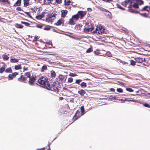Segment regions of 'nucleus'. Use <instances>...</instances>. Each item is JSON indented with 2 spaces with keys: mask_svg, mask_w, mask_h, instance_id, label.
<instances>
[{
  "mask_svg": "<svg viewBox=\"0 0 150 150\" xmlns=\"http://www.w3.org/2000/svg\"><path fill=\"white\" fill-rule=\"evenodd\" d=\"M38 81L40 84L42 85L43 87L46 89L48 88V85L50 84L48 79L45 76H41L38 79Z\"/></svg>",
  "mask_w": 150,
  "mask_h": 150,
  "instance_id": "obj_1",
  "label": "nucleus"
},
{
  "mask_svg": "<svg viewBox=\"0 0 150 150\" xmlns=\"http://www.w3.org/2000/svg\"><path fill=\"white\" fill-rule=\"evenodd\" d=\"M59 83L58 81L54 82L51 86L50 85V84L48 85V87L47 89L58 93L59 90Z\"/></svg>",
  "mask_w": 150,
  "mask_h": 150,
  "instance_id": "obj_2",
  "label": "nucleus"
},
{
  "mask_svg": "<svg viewBox=\"0 0 150 150\" xmlns=\"http://www.w3.org/2000/svg\"><path fill=\"white\" fill-rule=\"evenodd\" d=\"M30 12L32 13V15L35 16L36 15L38 14L39 13V12H41V11L40 10L39 8H37L36 7H34L33 8H31Z\"/></svg>",
  "mask_w": 150,
  "mask_h": 150,
  "instance_id": "obj_3",
  "label": "nucleus"
},
{
  "mask_svg": "<svg viewBox=\"0 0 150 150\" xmlns=\"http://www.w3.org/2000/svg\"><path fill=\"white\" fill-rule=\"evenodd\" d=\"M56 15H57L55 13L53 14V13L48 15V17L46 18V21L49 22H52L56 18L55 16Z\"/></svg>",
  "mask_w": 150,
  "mask_h": 150,
  "instance_id": "obj_4",
  "label": "nucleus"
},
{
  "mask_svg": "<svg viewBox=\"0 0 150 150\" xmlns=\"http://www.w3.org/2000/svg\"><path fill=\"white\" fill-rule=\"evenodd\" d=\"M134 0H126L122 3V4L125 7H127V6L128 5V7L130 8L132 6V1Z\"/></svg>",
  "mask_w": 150,
  "mask_h": 150,
  "instance_id": "obj_5",
  "label": "nucleus"
},
{
  "mask_svg": "<svg viewBox=\"0 0 150 150\" xmlns=\"http://www.w3.org/2000/svg\"><path fill=\"white\" fill-rule=\"evenodd\" d=\"M105 29L102 27H97L96 29V30L93 31L94 33H97L98 34H102L104 33Z\"/></svg>",
  "mask_w": 150,
  "mask_h": 150,
  "instance_id": "obj_6",
  "label": "nucleus"
},
{
  "mask_svg": "<svg viewBox=\"0 0 150 150\" xmlns=\"http://www.w3.org/2000/svg\"><path fill=\"white\" fill-rule=\"evenodd\" d=\"M37 77L36 76L32 75L29 78L28 81V83L31 86H33L35 85V82L36 79Z\"/></svg>",
  "mask_w": 150,
  "mask_h": 150,
  "instance_id": "obj_7",
  "label": "nucleus"
},
{
  "mask_svg": "<svg viewBox=\"0 0 150 150\" xmlns=\"http://www.w3.org/2000/svg\"><path fill=\"white\" fill-rule=\"evenodd\" d=\"M79 18L80 19H82L86 14V11H80L78 12L77 13Z\"/></svg>",
  "mask_w": 150,
  "mask_h": 150,
  "instance_id": "obj_8",
  "label": "nucleus"
},
{
  "mask_svg": "<svg viewBox=\"0 0 150 150\" xmlns=\"http://www.w3.org/2000/svg\"><path fill=\"white\" fill-rule=\"evenodd\" d=\"M18 74V73L17 72L12 73L11 74H10L8 76V79L9 80H12L14 78H15L16 76Z\"/></svg>",
  "mask_w": 150,
  "mask_h": 150,
  "instance_id": "obj_9",
  "label": "nucleus"
},
{
  "mask_svg": "<svg viewBox=\"0 0 150 150\" xmlns=\"http://www.w3.org/2000/svg\"><path fill=\"white\" fill-rule=\"evenodd\" d=\"M59 80L61 81L62 83H64L66 80L67 78V75H63L62 74H60L59 76Z\"/></svg>",
  "mask_w": 150,
  "mask_h": 150,
  "instance_id": "obj_10",
  "label": "nucleus"
},
{
  "mask_svg": "<svg viewBox=\"0 0 150 150\" xmlns=\"http://www.w3.org/2000/svg\"><path fill=\"white\" fill-rule=\"evenodd\" d=\"M94 29L93 25H88V27H86L84 29V30L86 32L92 31Z\"/></svg>",
  "mask_w": 150,
  "mask_h": 150,
  "instance_id": "obj_11",
  "label": "nucleus"
},
{
  "mask_svg": "<svg viewBox=\"0 0 150 150\" xmlns=\"http://www.w3.org/2000/svg\"><path fill=\"white\" fill-rule=\"evenodd\" d=\"M135 61L138 63H142L145 60V58L140 57L134 58Z\"/></svg>",
  "mask_w": 150,
  "mask_h": 150,
  "instance_id": "obj_12",
  "label": "nucleus"
},
{
  "mask_svg": "<svg viewBox=\"0 0 150 150\" xmlns=\"http://www.w3.org/2000/svg\"><path fill=\"white\" fill-rule=\"evenodd\" d=\"M18 80L19 82L25 83V81L27 80V78L23 75H22L18 79Z\"/></svg>",
  "mask_w": 150,
  "mask_h": 150,
  "instance_id": "obj_13",
  "label": "nucleus"
},
{
  "mask_svg": "<svg viewBox=\"0 0 150 150\" xmlns=\"http://www.w3.org/2000/svg\"><path fill=\"white\" fill-rule=\"evenodd\" d=\"M35 16L37 19L40 20L44 17V15L43 13H41L40 12H39V13H38V14H36Z\"/></svg>",
  "mask_w": 150,
  "mask_h": 150,
  "instance_id": "obj_14",
  "label": "nucleus"
},
{
  "mask_svg": "<svg viewBox=\"0 0 150 150\" xmlns=\"http://www.w3.org/2000/svg\"><path fill=\"white\" fill-rule=\"evenodd\" d=\"M61 17L63 18H65L66 15L67 14L68 11L67 10H62L61 11Z\"/></svg>",
  "mask_w": 150,
  "mask_h": 150,
  "instance_id": "obj_15",
  "label": "nucleus"
},
{
  "mask_svg": "<svg viewBox=\"0 0 150 150\" xmlns=\"http://www.w3.org/2000/svg\"><path fill=\"white\" fill-rule=\"evenodd\" d=\"M64 20L63 19H59L56 23H54V25H60L64 23Z\"/></svg>",
  "mask_w": 150,
  "mask_h": 150,
  "instance_id": "obj_16",
  "label": "nucleus"
},
{
  "mask_svg": "<svg viewBox=\"0 0 150 150\" xmlns=\"http://www.w3.org/2000/svg\"><path fill=\"white\" fill-rule=\"evenodd\" d=\"M24 6L26 7L30 5L29 0H23Z\"/></svg>",
  "mask_w": 150,
  "mask_h": 150,
  "instance_id": "obj_17",
  "label": "nucleus"
},
{
  "mask_svg": "<svg viewBox=\"0 0 150 150\" xmlns=\"http://www.w3.org/2000/svg\"><path fill=\"white\" fill-rule=\"evenodd\" d=\"M75 22V21L71 18L69 20L68 24L71 25H74L76 24Z\"/></svg>",
  "mask_w": 150,
  "mask_h": 150,
  "instance_id": "obj_18",
  "label": "nucleus"
},
{
  "mask_svg": "<svg viewBox=\"0 0 150 150\" xmlns=\"http://www.w3.org/2000/svg\"><path fill=\"white\" fill-rule=\"evenodd\" d=\"M82 26V25L79 24L75 26L74 28L76 30H81Z\"/></svg>",
  "mask_w": 150,
  "mask_h": 150,
  "instance_id": "obj_19",
  "label": "nucleus"
},
{
  "mask_svg": "<svg viewBox=\"0 0 150 150\" xmlns=\"http://www.w3.org/2000/svg\"><path fill=\"white\" fill-rule=\"evenodd\" d=\"M22 0H17L16 2L14 4L13 6L15 7L20 6Z\"/></svg>",
  "mask_w": 150,
  "mask_h": 150,
  "instance_id": "obj_20",
  "label": "nucleus"
},
{
  "mask_svg": "<svg viewBox=\"0 0 150 150\" xmlns=\"http://www.w3.org/2000/svg\"><path fill=\"white\" fill-rule=\"evenodd\" d=\"M71 17L75 22L78 21L79 18L77 14L72 16Z\"/></svg>",
  "mask_w": 150,
  "mask_h": 150,
  "instance_id": "obj_21",
  "label": "nucleus"
},
{
  "mask_svg": "<svg viewBox=\"0 0 150 150\" xmlns=\"http://www.w3.org/2000/svg\"><path fill=\"white\" fill-rule=\"evenodd\" d=\"M78 93L81 96H83L86 93V91L83 89H81L78 92Z\"/></svg>",
  "mask_w": 150,
  "mask_h": 150,
  "instance_id": "obj_22",
  "label": "nucleus"
},
{
  "mask_svg": "<svg viewBox=\"0 0 150 150\" xmlns=\"http://www.w3.org/2000/svg\"><path fill=\"white\" fill-rule=\"evenodd\" d=\"M0 2L2 4L8 5L10 4V2L8 0H0Z\"/></svg>",
  "mask_w": 150,
  "mask_h": 150,
  "instance_id": "obj_23",
  "label": "nucleus"
},
{
  "mask_svg": "<svg viewBox=\"0 0 150 150\" xmlns=\"http://www.w3.org/2000/svg\"><path fill=\"white\" fill-rule=\"evenodd\" d=\"M19 62V59L15 58H11L10 62L12 63H16Z\"/></svg>",
  "mask_w": 150,
  "mask_h": 150,
  "instance_id": "obj_24",
  "label": "nucleus"
},
{
  "mask_svg": "<svg viewBox=\"0 0 150 150\" xmlns=\"http://www.w3.org/2000/svg\"><path fill=\"white\" fill-rule=\"evenodd\" d=\"M6 66V65L4 63L3 67H1L0 68V73H2L4 71H5L6 69V67H5Z\"/></svg>",
  "mask_w": 150,
  "mask_h": 150,
  "instance_id": "obj_25",
  "label": "nucleus"
},
{
  "mask_svg": "<svg viewBox=\"0 0 150 150\" xmlns=\"http://www.w3.org/2000/svg\"><path fill=\"white\" fill-rule=\"evenodd\" d=\"M22 69L21 65V64H18L15 66L14 69L16 70L21 69Z\"/></svg>",
  "mask_w": 150,
  "mask_h": 150,
  "instance_id": "obj_26",
  "label": "nucleus"
},
{
  "mask_svg": "<svg viewBox=\"0 0 150 150\" xmlns=\"http://www.w3.org/2000/svg\"><path fill=\"white\" fill-rule=\"evenodd\" d=\"M72 2L69 0H64V5L65 6H68L70 4V3Z\"/></svg>",
  "mask_w": 150,
  "mask_h": 150,
  "instance_id": "obj_27",
  "label": "nucleus"
},
{
  "mask_svg": "<svg viewBox=\"0 0 150 150\" xmlns=\"http://www.w3.org/2000/svg\"><path fill=\"white\" fill-rule=\"evenodd\" d=\"M50 74L51 77H52L53 78H54L55 77L56 75V73L54 71L52 70L51 71Z\"/></svg>",
  "mask_w": 150,
  "mask_h": 150,
  "instance_id": "obj_28",
  "label": "nucleus"
},
{
  "mask_svg": "<svg viewBox=\"0 0 150 150\" xmlns=\"http://www.w3.org/2000/svg\"><path fill=\"white\" fill-rule=\"evenodd\" d=\"M47 69V67L46 65H44L42 67L41 69V71L43 72L45 71V70H46Z\"/></svg>",
  "mask_w": 150,
  "mask_h": 150,
  "instance_id": "obj_29",
  "label": "nucleus"
},
{
  "mask_svg": "<svg viewBox=\"0 0 150 150\" xmlns=\"http://www.w3.org/2000/svg\"><path fill=\"white\" fill-rule=\"evenodd\" d=\"M53 0H44V4L46 5H48L51 3Z\"/></svg>",
  "mask_w": 150,
  "mask_h": 150,
  "instance_id": "obj_30",
  "label": "nucleus"
},
{
  "mask_svg": "<svg viewBox=\"0 0 150 150\" xmlns=\"http://www.w3.org/2000/svg\"><path fill=\"white\" fill-rule=\"evenodd\" d=\"M2 57L3 59L4 60H8L9 58V57L8 55L5 54H3Z\"/></svg>",
  "mask_w": 150,
  "mask_h": 150,
  "instance_id": "obj_31",
  "label": "nucleus"
},
{
  "mask_svg": "<svg viewBox=\"0 0 150 150\" xmlns=\"http://www.w3.org/2000/svg\"><path fill=\"white\" fill-rule=\"evenodd\" d=\"M5 72L6 73H12V70L11 67H8L5 70Z\"/></svg>",
  "mask_w": 150,
  "mask_h": 150,
  "instance_id": "obj_32",
  "label": "nucleus"
},
{
  "mask_svg": "<svg viewBox=\"0 0 150 150\" xmlns=\"http://www.w3.org/2000/svg\"><path fill=\"white\" fill-rule=\"evenodd\" d=\"M30 10L29 12H24V13L26 14L28 17L30 18H32V13L30 12Z\"/></svg>",
  "mask_w": 150,
  "mask_h": 150,
  "instance_id": "obj_33",
  "label": "nucleus"
},
{
  "mask_svg": "<svg viewBox=\"0 0 150 150\" xmlns=\"http://www.w3.org/2000/svg\"><path fill=\"white\" fill-rule=\"evenodd\" d=\"M15 26L17 28H23V25H22L19 24L18 23H16L15 25Z\"/></svg>",
  "mask_w": 150,
  "mask_h": 150,
  "instance_id": "obj_34",
  "label": "nucleus"
},
{
  "mask_svg": "<svg viewBox=\"0 0 150 150\" xmlns=\"http://www.w3.org/2000/svg\"><path fill=\"white\" fill-rule=\"evenodd\" d=\"M80 86L82 88H85L86 87V83L84 82H82L80 84Z\"/></svg>",
  "mask_w": 150,
  "mask_h": 150,
  "instance_id": "obj_35",
  "label": "nucleus"
},
{
  "mask_svg": "<svg viewBox=\"0 0 150 150\" xmlns=\"http://www.w3.org/2000/svg\"><path fill=\"white\" fill-rule=\"evenodd\" d=\"M30 75H31L30 73V72H29V71L25 72L24 74V75L25 76H27V77H28L29 78H30V77H31V76H30Z\"/></svg>",
  "mask_w": 150,
  "mask_h": 150,
  "instance_id": "obj_36",
  "label": "nucleus"
},
{
  "mask_svg": "<svg viewBox=\"0 0 150 150\" xmlns=\"http://www.w3.org/2000/svg\"><path fill=\"white\" fill-rule=\"evenodd\" d=\"M106 15L108 17L110 18H111V14L109 11H108L107 12H106Z\"/></svg>",
  "mask_w": 150,
  "mask_h": 150,
  "instance_id": "obj_37",
  "label": "nucleus"
},
{
  "mask_svg": "<svg viewBox=\"0 0 150 150\" xmlns=\"http://www.w3.org/2000/svg\"><path fill=\"white\" fill-rule=\"evenodd\" d=\"M130 65L132 66H134L136 64V61H134L133 60H131L130 61Z\"/></svg>",
  "mask_w": 150,
  "mask_h": 150,
  "instance_id": "obj_38",
  "label": "nucleus"
},
{
  "mask_svg": "<svg viewBox=\"0 0 150 150\" xmlns=\"http://www.w3.org/2000/svg\"><path fill=\"white\" fill-rule=\"evenodd\" d=\"M44 26V25L42 24H38L37 25L36 27L37 28H43Z\"/></svg>",
  "mask_w": 150,
  "mask_h": 150,
  "instance_id": "obj_39",
  "label": "nucleus"
},
{
  "mask_svg": "<svg viewBox=\"0 0 150 150\" xmlns=\"http://www.w3.org/2000/svg\"><path fill=\"white\" fill-rule=\"evenodd\" d=\"M149 8L148 6H145L142 8L141 10V11H148V10L147 9V8Z\"/></svg>",
  "mask_w": 150,
  "mask_h": 150,
  "instance_id": "obj_40",
  "label": "nucleus"
},
{
  "mask_svg": "<svg viewBox=\"0 0 150 150\" xmlns=\"http://www.w3.org/2000/svg\"><path fill=\"white\" fill-rule=\"evenodd\" d=\"M80 109L81 113L83 114L84 112V108L83 105L81 107Z\"/></svg>",
  "mask_w": 150,
  "mask_h": 150,
  "instance_id": "obj_41",
  "label": "nucleus"
},
{
  "mask_svg": "<svg viewBox=\"0 0 150 150\" xmlns=\"http://www.w3.org/2000/svg\"><path fill=\"white\" fill-rule=\"evenodd\" d=\"M129 10V11L132 13H139V12L137 11H136L132 9H128Z\"/></svg>",
  "mask_w": 150,
  "mask_h": 150,
  "instance_id": "obj_42",
  "label": "nucleus"
},
{
  "mask_svg": "<svg viewBox=\"0 0 150 150\" xmlns=\"http://www.w3.org/2000/svg\"><path fill=\"white\" fill-rule=\"evenodd\" d=\"M93 51L92 48V47L86 50V52L87 53H90L91 52H92Z\"/></svg>",
  "mask_w": 150,
  "mask_h": 150,
  "instance_id": "obj_43",
  "label": "nucleus"
},
{
  "mask_svg": "<svg viewBox=\"0 0 150 150\" xmlns=\"http://www.w3.org/2000/svg\"><path fill=\"white\" fill-rule=\"evenodd\" d=\"M21 23L25 24L26 26H29L30 25V24L29 23H28V22H23V21H21Z\"/></svg>",
  "mask_w": 150,
  "mask_h": 150,
  "instance_id": "obj_44",
  "label": "nucleus"
},
{
  "mask_svg": "<svg viewBox=\"0 0 150 150\" xmlns=\"http://www.w3.org/2000/svg\"><path fill=\"white\" fill-rule=\"evenodd\" d=\"M69 76H71L74 77L77 76V75L76 73H70L69 74Z\"/></svg>",
  "mask_w": 150,
  "mask_h": 150,
  "instance_id": "obj_45",
  "label": "nucleus"
},
{
  "mask_svg": "<svg viewBox=\"0 0 150 150\" xmlns=\"http://www.w3.org/2000/svg\"><path fill=\"white\" fill-rule=\"evenodd\" d=\"M140 14L142 16L144 17L147 18L148 17V15L146 13H141Z\"/></svg>",
  "mask_w": 150,
  "mask_h": 150,
  "instance_id": "obj_46",
  "label": "nucleus"
},
{
  "mask_svg": "<svg viewBox=\"0 0 150 150\" xmlns=\"http://www.w3.org/2000/svg\"><path fill=\"white\" fill-rule=\"evenodd\" d=\"M126 90L127 91L132 92L133 91V90L131 88H126Z\"/></svg>",
  "mask_w": 150,
  "mask_h": 150,
  "instance_id": "obj_47",
  "label": "nucleus"
},
{
  "mask_svg": "<svg viewBox=\"0 0 150 150\" xmlns=\"http://www.w3.org/2000/svg\"><path fill=\"white\" fill-rule=\"evenodd\" d=\"M82 81V80L81 79H76V82L75 83L78 84H80V83Z\"/></svg>",
  "mask_w": 150,
  "mask_h": 150,
  "instance_id": "obj_48",
  "label": "nucleus"
},
{
  "mask_svg": "<svg viewBox=\"0 0 150 150\" xmlns=\"http://www.w3.org/2000/svg\"><path fill=\"white\" fill-rule=\"evenodd\" d=\"M43 29L44 30H49L50 29V28L48 26H46L45 27H43Z\"/></svg>",
  "mask_w": 150,
  "mask_h": 150,
  "instance_id": "obj_49",
  "label": "nucleus"
},
{
  "mask_svg": "<svg viewBox=\"0 0 150 150\" xmlns=\"http://www.w3.org/2000/svg\"><path fill=\"white\" fill-rule=\"evenodd\" d=\"M132 6L133 7L135 8H138L139 7L138 4L135 3Z\"/></svg>",
  "mask_w": 150,
  "mask_h": 150,
  "instance_id": "obj_50",
  "label": "nucleus"
},
{
  "mask_svg": "<svg viewBox=\"0 0 150 150\" xmlns=\"http://www.w3.org/2000/svg\"><path fill=\"white\" fill-rule=\"evenodd\" d=\"M117 91L119 93H122L123 92V90L121 88H117Z\"/></svg>",
  "mask_w": 150,
  "mask_h": 150,
  "instance_id": "obj_51",
  "label": "nucleus"
},
{
  "mask_svg": "<svg viewBox=\"0 0 150 150\" xmlns=\"http://www.w3.org/2000/svg\"><path fill=\"white\" fill-rule=\"evenodd\" d=\"M109 98L110 99L114 100L117 99L116 97L115 96H114L112 95L110 96Z\"/></svg>",
  "mask_w": 150,
  "mask_h": 150,
  "instance_id": "obj_52",
  "label": "nucleus"
},
{
  "mask_svg": "<svg viewBox=\"0 0 150 150\" xmlns=\"http://www.w3.org/2000/svg\"><path fill=\"white\" fill-rule=\"evenodd\" d=\"M73 81V79L72 77H70L68 78V82L71 83Z\"/></svg>",
  "mask_w": 150,
  "mask_h": 150,
  "instance_id": "obj_53",
  "label": "nucleus"
},
{
  "mask_svg": "<svg viewBox=\"0 0 150 150\" xmlns=\"http://www.w3.org/2000/svg\"><path fill=\"white\" fill-rule=\"evenodd\" d=\"M106 55L107 56L109 57H111L112 56V54L109 52H107L106 53Z\"/></svg>",
  "mask_w": 150,
  "mask_h": 150,
  "instance_id": "obj_54",
  "label": "nucleus"
},
{
  "mask_svg": "<svg viewBox=\"0 0 150 150\" xmlns=\"http://www.w3.org/2000/svg\"><path fill=\"white\" fill-rule=\"evenodd\" d=\"M76 115H75L72 118L73 120H74V121L76 120L78 118V117H77Z\"/></svg>",
  "mask_w": 150,
  "mask_h": 150,
  "instance_id": "obj_55",
  "label": "nucleus"
},
{
  "mask_svg": "<svg viewBox=\"0 0 150 150\" xmlns=\"http://www.w3.org/2000/svg\"><path fill=\"white\" fill-rule=\"evenodd\" d=\"M136 1L137 2H140V5H142L144 3V2L142 0H136Z\"/></svg>",
  "mask_w": 150,
  "mask_h": 150,
  "instance_id": "obj_56",
  "label": "nucleus"
},
{
  "mask_svg": "<svg viewBox=\"0 0 150 150\" xmlns=\"http://www.w3.org/2000/svg\"><path fill=\"white\" fill-rule=\"evenodd\" d=\"M143 105L144 106L146 107L150 108V105L148 103H145Z\"/></svg>",
  "mask_w": 150,
  "mask_h": 150,
  "instance_id": "obj_57",
  "label": "nucleus"
},
{
  "mask_svg": "<svg viewBox=\"0 0 150 150\" xmlns=\"http://www.w3.org/2000/svg\"><path fill=\"white\" fill-rule=\"evenodd\" d=\"M55 1L57 3L60 4L62 3V0H55Z\"/></svg>",
  "mask_w": 150,
  "mask_h": 150,
  "instance_id": "obj_58",
  "label": "nucleus"
},
{
  "mask_svg": "<svg viewBox=\"0 0 150 150\" xmlns=\"http://www.w3.org/2000/svg\"><path fill=\"white\" fill-rule=\"evenodd\" d=\"M28 69V67H23V72H24L26 71H27Z\"/></svg>",
  "mask_w": 150,
  "mask_h": 150,
  "instance_id": "obj_59",
  "label": "nucleus"
},
{
  "mask_svg": "<svg viewBox=\"0 0 150 150\" xmlns=\"http://www.w3.org/2000/svg\"><path fill=\"white\" fill-rule=\"evenodd\" d=\"M116 6L117 7L119 8H120V9H122L124 10V9H123L122 7H121V6L118 4H117L116 5Z\"/></svg>",
  "mask_w": 150,
  "mask_h": 150,
  "instance_id": "obj_60",
  "label": "nucleus"
},
{
  "mask_svg": "<svg viewBox=\"0 0 150 150\" xmlns=\"http://www.w3.org/2000/svg\"><path fill=\"white\" fill-rule=\"evenodd\" d=\"M16 10L18 11H22V9L20 7H17L16 8Z\"/></svg>",
  "mask_w": 150,
  "mask_h": 150,
  "instance_id": "obj_61",
  "label": "nucleus"
},
{
  "mask_svg": "<svg viewBox=\"0 0 150 150\" xmlns=\"http://www.w3.org/2000/svg\"><path fill=\"white\" fill-rule=\"evenodd\" d=\"M46 44L47 45H51L52 46V42H51L50 41H49V42H46Z\"/></svg>",
  "mask_w": 150,
  "mask_h": 150,
  "instance_id": "obj_62",
  "label": "nucleus"
},
{
  "mask_svg": "<svg viewBox=\"0 0 150 150\" xmlns=\"http://www.w3.org/2000/svg\"><path fill=\"white\" fill-rule=\"evenodd\" d=\"M125 100L127 101H133V100L132 99V98H126Z\"/></svg>",
  "mask_w": 150,
  "mask_h": 150,
  "instance_id": "obj_63",
  "label": "nucleus"
},
{
  "mask_svg": "<svg viewBox=\"0 0 150 150\" xmlns=\"http://www.w3.org/2000/svg\"><path fill=\"white\" fill-rule=\"evenodd\" d=\"M110 90L111 92H114L115 91V90L112 88H110Z\"/></svg>",
  "mask_w": 150,
  "mask_h": 150,
  "instance_id": "obj_64",
  "label": "nucleus"
}]
</instances>
